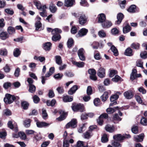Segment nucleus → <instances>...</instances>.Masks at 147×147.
I'll list each match as a JSON object with an SVG mask.
<instances>
[{"label":"nucleus","instance_id":"a211bd4d","mask_svg":"<svg viewBox=\"0 0 147 147\" xmlns=\"http://www.w3.org/2000/svg\"><path fill=\"white\" fill-rule=\"evenodd\" d=\"M52 44L49 42L45 43L43 45V49L46 51H49L51 49Z\"/></svg>","mask_w":147,"mask_h":147},{"label":"nucleus","instance_id":"6ab92c4d","mask_svg":"<svg viewBox=\"0 0 147 147\" xmlns=\"http://www.w3.org/2000/svg\"><path fill=\"white\" fill-rule=\"evenodd\" d=\"M131 30V27L128 24H127L123 27V31L124 34H126Z\"/></svg>","mask_w":147,"mask_h":147},{"label":"nucleus","instance_id":"2f4dec72","mask_svg":"<svg viewBox=\"0 0 147 147\" xmlns=\"http://www.w3.org/2000/svg\"><path fill=\"white\" fill-rule=\"evenodd\" d=\"M31 120L30 119H26L24 121V125L26 127H28L30 126Z\"/></svg>","mask_w":147,"mask_h":147},{"label":"nucleus","instance_id":"7ed1b4c3","mask_svg":"<svg viewBox=\"0 0 147 147\" xmlns=\"http://www.w3.org/2000/svg\"><path fill=\"white\" fill-rule=\"evenodd\" d=\"M72 109L74 111H80L83 112L84 110V105L82 104H77L72 106Z\"/></svg>","mask_w":147,"mask_h":147},{"label":"nucleus","instance_id":"a878e982","mask_svg":"<svg viewBox=\"0 0 147 147\" xmlns=\"http://www.w3.org/2000/svg\"><path fill=\"white\" fill-rule=\"evenodd\" d=\"M73 98L72 96H64L63 98V100L65 102H71L73 100Z\"/></svg>","mask_w":147,"mask_h":147},{"label":"nucleus","instance_id":"ea45409f","mask_svg":"<svg viewBox=\"0 0 147 147\" xmlns=\"http://www.w3.org/2000/svg\"><path fill=\"white\" fill-rule=\"evenodd\" d=\"M61 38V37L60 35H55L53 36L52 39L53 41H56L57 40H59Z\"/></svg>","mask_w":147,"mask_h":147},{"label":"nucleus","instance_id":"3c124183","mask_svg":"<svg viewBox=\"0 0 147 147\" xmlns=\"http://www.w3.org/2000/svg\"><path fill=\"white\" fill-rule=\"evenodd\" d=\"M112 145L115 147H121V145L117 142L115 141H112L111 142Z\"/></svg>","mask_w":147,"mask_h":147},{"label":"nucleus","instance_id":"338daca9","mask_svg":"<svg viewBox=\"0 0 147 147\" xmlns=\"http://www.w3.org/2000/svg\"><path fill=\"white\" fill-rule=\"evenodd\" d=\"M7 135V133L5 131L0 132V138H5Z\"/></svg>","mask_w":147,"mask_h":147},{"label":"nucleus","instance_id":"09e8293b","mask_svg":"<svg viewBox=\"0 0 147 147\" xmlns=\"http://www.w3.org/2000/svg\"><path fill=\"white\" fill-rule=\"evenodd\" d=\"M28 106V104L26 102H23L22 103V106L23 108L24 109H27Z\"/></svg>","mask_w":147,"mask_h":147},{"label":"nucleus","instance_id":"ddd939ff","mask_svg":"<svg viewBox=\"0 0 147 147\" xmlns=\"http://www.w3.org/2000/svg\"><path fill=\"white\" fill-rule=\"evenodd\" d=\"M123 17L124 16L122 13H119L117 16V20L116 22L115 23L117 24H120L123 19Z\"/></svg>","mask_w":147,"mask_h":147},{"label":"nucleus","instance_id":"f704fd0d","mask_svg":"<svg viewBox=\"0 0 147 147\" xmlns=\"http://www.w3.org/2000/svg\"><path fill=\"white\" fill-rule=\"evenodd\" d=\"M108 97V93L107 92H104L103 94L100 97L102 101L104 102L105 101Z\"/></svg>","mask_w":147,"mask_h":147},{"label":"nucleus","instance_id":"1a4fd4ad","mask_svg":"<svg viewBox=\"0 0 147 147\" xmlns=\"http://www.w3.org/2000/svg\"><path fill=\"white\" fill-rule=\"evenodd\" d=\"M97 75L100 78H104L105 75V69L101 67L98 70Z\"/></svg>","mask_w":147,"mask_h":147},{"label":"nucleus","instance_id":"5701e85b","mask_svg":"<svg viewBox=\"0 0 147 147\" xmlns=\"http://www.w3.org/2000/svg\"><path fill=\"white\" fill-rule=\"evenodd\" d=\"M9 37L8 34L6 32H2L0 34V38L5 40Z\"/></svg>","mask_w":147,"mask_h":147},{"label":"nucleus","instance_id":"052dcab7","mask_svg":"<svg viewBox=\"0 0 147 147\" xmlns=\"http://www.w3.org/2000/svg\"><path fill=\"white\" fill-rule=\"evenodd\" d=\"M131 131L134 134H137L138 133V127L137 126H134L131 129Z\"/></svg>","mask_w":147,"mask_h":147},{"label":"nucleus","instance_id":"72a5a7b5","mask_svg":"<svg viewBox=\"0 0 147 147\" xmlns=\"http://www.w3.org/2000/svg\"><path fill=\"white\" fill-rule=\"evenodd\" d=\"M7 32L9 34H12L15 33V28L11 26H9L7 28Z\"/></svg>","mask_w":147,"mask_h":147},{"label":"nucleus","instance_id":"9d476101","mask_svg":"<svg viewBox=\"0 0 147 147\" xmlns=\"http://www.w3.org/2000/svg\"><path fill=\"white\" fill-rule=\"evenodd\" d=\"M144 135L142 134L139 135L134 136V140L137 142H140L142 141L143 140Z\"/></svg>","mask_w":147,"mask_h":147},{"label":"nucleus","instance_id":"4d7b16f0","mask_svg":"<svg viewBox=\"0 0 147 147\" xmlns=\"http://www.w3.org/2000/svg\"><path fill=\"white\" fill-rule=\"evenodd\" d=\"M121 78L118 75H116L115 77L112 78V80L114 82H117L120 80Z\"/></svg>","mask_w":147,"mask_h":147},{"label":"nucleus","instance_id":"393cba45","mask_svg":"<svg viewBox=\"0 0 147 147\" xmlns=\"http://www.w3.org/2000/svg\"><path fill=\"white\" fill-rule=\"evenodd\" d=\"M78 86L76 85L73 86L68 91V94L70 95H72L78 89Z\"/></svg>","mask_w":147,"mask_h":147},{"label":"nucleus","instance_id":"2eb2a0df","mask_svg":"<svg viewBox=\"0 0 147 147\" xmlns=\"http://www.w3.org/2000/svg\"><path fill=\"white\" fill-rule=\"evenodd\" d=\"M113 138L114 140L120 142H121L122 140H124L123 135H122L120 134H118L114 135L113 136Z\"/></svg>","mask_w":147,"mask_h":147},{"label":"nucleus","instance_id":"c9c22d12","mask_svg":"<svg viewBox=\"0 0 147 147\" xmlns=\"http://www.w3.org/2000/svg\"><path fill=\"white\" fill-rule=\"evenodd\" d=\"M20 51L19 49L16 48L14 49L13 52V54L14 57H18L20 54Z\"/></svg>","mask_w":147,"mask_h":147},{"label":"nucleus","instance_id":"6e6d98bb","mask_svg":"<svg viewBox=\"0 0 147 147\" xmlns=\"http://www.w3.org/2000/svg\"><path fill=\"white\" fill-rule=\"evenodd\" d=\"M117 73V72L115 70H111L110 71L109 76L110 77H112Z\"/></svg>","mask_w":147,"mask_h":147},{"label":"nucleus","instance_id":"bf43d9fd","mask_svg":"<svg viewBox=\"0 0 147 147\" xmlns=\"http://www.w3.org/2000/svg\"><path fill=\"white\" fill-rule=\"evenodd\" d=\"M69 146V141L67 140L64 139L63 140V147H68Z\"/></svg>","mask_w":147,"mask_h":147},{"label":"nucleus","instance_id":"49530a36","mask_svg":"<svg viewBox=\"0 0 147 147\" xmlns=\"http://www.w3.org/2000/svg\"><path fill=\"white\" fill-rule=\"evenodd\" d=\"M141 123L143 125H147V119L145 118L144 117H142L140 121Z\"/></svg>","mask_w":147,"mask_h":147},{"label":"nucleus","instance_id":"0eeeda50","mask_svg":"<svg viewBox=\"0 0 147 147\" xmlns=\"http://www.w3.org/2000/svg\"><path fill=\"white\" fill-rule=\"evenodd\" d=\"M123 95L125 97L128 99H131L134 96L132 92L130 90H128L125 92L123 93Z\"/></svg>","mask_w":147,"mask_h":147},{"label":"nucleus","instance_id":"4be33fe9","mask_svg":"<svg viewBox=\"0 0 147 147\" xmlns=\"http://www.w3.org/2000/svg\"><path fill=\"white\" fill-rule=\"evenodd\" d=\"M137 71L136 69H133L130 75V79L133 81L136 78V74Z\"/></svg>","mask_w":147,"mask_h":147},{"label":"nucleus","instance_id":"58836bf2","mask_svg":"<svg viewBox=\"0 0 147 147\" xmlns=\"http://www.w3.org/2000/svg\"><path fill=\"white\" fill-rule=\"evenodd\" d=\"M101 141L102 142L105 143L107 142L108 140L107 135L105 134L102 137Z\"/></svg>","mask_w":147,"mask_h":147},{"label":"nucleus","instance_id":"c756f323","mask_svg":"<svg viewBox=\"0 0 147 147\" xmlns=\"http://www.w3.org/2000/svg\"><path fill=\"white\" fill-rule=\"evenodd\" d=\"M84 138L86 139H88L90 138L92 136V132L90 130H88L86 132L83 134Z\"/></svg>","mask_w":147,"mask_h":147},{"label":"nucleus","instance_id":"7c9ffc66","mask_svg":"<svg viewBox=\"0 0 147 147\" xmlns=\"http://www.w3.org/2000/svg\"><path fill=\"white\" fill-rule=\"evenodd\" d=\"M111 49L113 53L115 56H117L118 55V51L114 45H113L111 46Z\"/></svg>","mask_w":147,"mask_h":147},{"label":"nucleus","instance_id":"a19ab883","mask_svg":"<svg viewBox=\"0 0 147 147\" xmlns=\"http://www.w3.org/2000/svg\"><path fill=\"white\" fill-rule=\"evenodd\" d=\"M42 24L40 21L36 22L35 24V27H36V30H38L42 26Z\"/></svg>","mask_w":147,"mask_h":147},{"label":"nucleus","instance_id":"13d9d810","mask_svg":"<svg viewBox=\"0 0 147 147\" xmlns=\"http://www.w3.org/2000/svg\"><path fill=\"white\" fill-rule=\"evenodd\" d=\"M100 100L99 98H95L94 100V103L96 106H98L100 105Z\"/></svg>","mask_w":147,"mask_h":147},{"label":"nucleus","instance_id":"b1692460","mask_svg":"<svg viewBox=\"0 0 147 147\" xmlns=\"http://www.w3.org/2000/svg\"><path fill=\"white\" fill-rule=\"evenodd\" d=\"M112 25V24L111 22L108 21H106L104 22L103 23H102V26L103 28H108L111 26Z\"/></svg>","mask_w":147,"mask_h":147},{"label":"nucleus","instance_id":"39448f33","mask_svg":"<svg viewBox=\"0 0 147 147\" xmlns=\"http://www.w3.org/2000/svg\"><path fill=\"white\" fill-rule=\"evenodd\" d=\"M88 32V30L85 28H82L79 30L76 36L77 37H82L86 35Z\"/></svg>","mask_w":147,"mask_h":147},{"label":"nucleus","instance_id":"a18cd8bd","mask_svg":"<svg viewBox=\"0 0 147 147\" xmlns=\"http://www.w3.org/2000/svg\"><path fill=\"white\" fill-rule=\"evenodd\" d=\"M74 43V40L72 38L69 39L67 42V45L68 47H71Z\"/></svg>","mask_w":147,"mask_h":147},{"label":"nucleus","instance_id":"c03bdc74","mask_svg":"<svg viewBox=\"0 0 147 147\" xmlns=\"http://www.w3.org/2000/svg\"><path fill=\"white\" fill-rule=\"evenodd\" d=\"M29 91L31 93L34 92L36 90V87L33 85L29 86Z\"/></svg>","mask_w":147,"mask_h":147},{"label":"nucleus","instance_id":"e2e57ef3","mask_svg":"<svg viewBox=\"0 0 147 147\" xmlns=\"http://www.w3.org/2000/svg\"><path fill=\"white\" fill-rule=\"evenodd\" d=\"M136 65L138 67L143 68V62L141 60H138L136 62Z\"/></svg>","mask_w":147,"mask_h":147},{"label":"nucleus","instance_id":"f03ea898","mask_svg":"<svg viewBox=\"0 0 147 147\" xmlns=\"http://www.w3.org/2000/svg\"><path fill=\"white\" fill-rule=\"evenodd\" d=\"M121 93L119 92H116L115 94L111 96L110 98V100L111 102H111L110 104V106H112L113 105H115L117 104V102H116L115 101L116 100L119 98V95H120Z\"/></svg>","mask_w":147,"mask_h":147},{"label":"nucleus","instance_id":"f3484780","mask_svg":"<svg viewBox=\"0 0 147 147\" xmlns=\"http://www.w3.org/2000/svg\"><path fill=\"white\" fill-rule=\"evenodd\" d=\"M47 9V7L45 5H43V8L42 9L40 10L42 11V12L39 13L40 15L43 17H45L47 16V12L46 11V9Z\"/></svg>","mask_w":147,"mask_h":147},{"label":"nucleus","instance_id":"e433bc0d","mask_svg":"<svg viewBox=\"0 0 147 147\" xmlns=\"http://www.w3.org/2000/svg\"><path fill=\"white\" fill-rule=\"evenodd\" d=\"M136 7L135 5H132L127 9V11L131 13L134 12L135 11Z\"/></svg>","mask_w":147,"mask_h":147},{"label":"nucleus","instance_id":"603ef678","mask_svg":"<svg viewBox=\"0 0 147 147\" xmlns=\"http://www.w3.org/2000/svg\"><path fill=\"white\" fill-rule=\"evenodd\" d=\"M33 101L35 103H38L40 101L39 97L36 95H35L33 98Z\"/></svg>","mask_w":147,"mask_h":147},{"label":"nucleus","instance_id":"412c9836","mask_svg":"<svg viewBox=\"0 0 147 147\" xmlns=\"http://www.w3.org/2000/svg\"><path fill=\"white\" fill-rule=\"evenodd\" d=\"M34 5L38 9L41 10L43 8V5H42L40 2L38 1L35 0L34 1Z\"/></svg>","mask_w":147,"mask_h":147},{"label":"nucleus","instance_id":"c85d7f7f","mask_svg":"<svg viewBox=\"0 0 147 147\" xmlns=\"http://www.w3.org/2000/svg\"><path fill=\"white\" fill-rule=\"evenodd\" d=\"M125 54L126 56H130L133 55L132 50L129 48H127L125 52Z\"/></svg>","mask_w":147,"mask_h":147},{"label":"nucleus","instance_id":"5fc2aeb1","mask_svg":"<svg viewBox=\"0 0 147 147\" xmlns=\"http://www.w3.org/2000/svg\"><path fill=\"white\" fill-rule=\"evenodd\" d=\"M92 90L91 87V86H88L87 90V93L88 95L92 94Z\"/></svg>","mask_w":147,"mask_h":147},{"label":"nucleus","instance_id":"680f3d73","mask_svg":"<svg viewBox=\"0 0 147 147\" xmlns=\"http://www.w3.org/2000/svg\"><path fill=\"white\" fill-rule=\"evenodd\" d=\"M126 3V1L124 0L123 1H121L120 3V7L122 8L123 9L125 8Z\"/></svg>","mask_w":147,"mask_h":147},{"label":"nucleus","instance_id":"4c0bfd02","mask_svg":"<svg viewBox=\"0 0 147 147\" xmlns=\"http://www.w3.org/2000/svg\"><path fill=\"white\" fill-rule=\"evenodd\" d=\"M19 137L22 140H25L26 139V136L25 133L23 132H19Z\"/></svg>","mask_w":147,"mask_h":147},{"label":"nucleus","instance_id":"20e7f679","mask_svg":"<svg viewBox=\"0 0 147 147\" xmlns=\"http://www.w3.org/2000/svg\"><path fill=\"white\" fill-rule=\"evenodd\" d=\"M77 122L76 119H72L70 122L66 125V127L67 128H68L70 127H71L72 128H75L77 126Z\"/></svg>","mask_w":147,"mask_h":147},{"label":"nucleus","instance_id":"774afa93","mask_svg":"<svg viewBox=\"0 0 147 147\" xmlns=\"http://www.w3.org/2000/svg\"><path fill=\"white\" fill-rule=\"evenodd\" d=\"M140 55L142 58L145 59L147 58V53L146 52L141 53H140Z\"/></svg>","mask_w":147,"mask_h":147},{"label":"nucleus","instance_id":"cd10ccee","mask_svg":"<svg viewBox=\"0 0 147 147\" xmlns=\"http://www.w3.org/2000/svg\"><path fill=\"white\" fill-rule=\"evenodd\" d=\"M61 32L60 29L58 28H55L52 30V33L54 35H59V33H61Z\"/></svg>","mask_w":147,"mask_h":147},{"label":"nucleus","instance_id":"bb28decb","mask_svg":"<svg viewBox=\"0 0 147 147\" xmlns=\"http://www.w3.org/2000/svg\"><path fill=\"white\" fill-rule=\"evenodd\" d=\"M72 63L74 65H76L79 67H83L84 65V63L83 62H77L74 61L72 62Z\"/></svg>","mask_w":147,"mask_h":147},{"label":"nucleus","instance_id":"4468645a","mask_svg":"<svg viewBox=\"0 0 147 147\" xmlns=\"http://www.w3.org/2000/svg\"><path fill=\"white\" fill-rule=\"evenodd\" d=\"M105 129L107 131L110 133H112L115 130L114 126L109 125H106L105 127Z\"/></svg>","mask_w":147,"mask_h":147},{"label":"nucleus","instance_id":"69168bd1","mask_svg":"<svg viewBox=\"0 0 147 147\" xmlns=\"http://www.w3.org/2000/svg\"><path fill=\"white\" fill-rule=\"evenodd\" d=\"M135 98L137 102L140 104H142V100L141 97L138 95L136 96Z\"/></svg>","mask_w":147,"mask_h":147},{"label":"nucleus","instance_id":"473e14b6","mask_svg":"<svg viewBox=\"0 0 147 147\" xmlns=\"http://www.w3.org/2000/svg\"><path fill=\"white\" fill-rule=\"evenodd\" d=\"M56 63L59 65H61L62 63L61 57L60 56L57 55L55 57Z\"/></svg>","mask_w":147,"mask_h":147},{"label":"nucleus","instance_id":"864d4df0","mask_svg":"<svg viewBox=\"0 0 147 147\" xmlns=\"http://www.w3.org/2000/svg\"><path fill=\"white\" fill-rule=\"evenodd\" d=\"M131 47L136 49H139L140 44L138 43H133L131 45Z\"/></svg>","mask_w":147,"mask_h":147},{"label":"nucleus","instance_id":"aec40b11","mask_svg":"<svg viewBox=\"0 0 147 147\" xmlns=\"http://www.w3.org/2000/svg\"><path fill=\"white\" fill-rule=\"evenodd\" d=\"M50 11L52 13H55L57 10V7L54 5L53 3H51L49 6Z\"/></svg>","mask_w":147,"mask_h":147},{"label":"nucleus","instance_id":"9b49d317","mask_svg":"<svg viewBox=\"0 0 147 147\" xmlns=\"http://www.w3.org/2000/svg\"><path fill=\"white\" fill-rule=\"evenodd\" d=\"M98 23H103L105 21L106 17L105 15L103 13L99 14L98 16Z\"/></svg>","mask_w":147,"mask_h":147},{"label":"nucleus","instance_id":"0e129e2a","mask_svg":"<svg viewBox=\"0 0 147 147\" xmlns=\"http://www.w3.org/2000/svg\"><path fill=\"white\" fill-rule=\"evenodd\" d=\"M25 132L27 135H30L34 134L35 131L32 130L28 129L26 130Z\"/></svg>","mask_w":147,"mask_h":147},{"label":"nucleus","instance_id":"f257e3e1","mask_svg":"<svg viewBox=\"0 0 147 147\" xmlns=\"http://www.w3.org/2000/svg\"><path fill=\"white\" fill-rule=\"evenodd\" d=\"M16 99V98L14 96L9 94H6L4 98V100L6 104H10L13 102Z\"/></svg>","mask_w":147,"mask_h":147},{"label":"nucleus","instance_id":"8fccbe9b","mask_svg":"<svg viewBox=\"0 0 147 147\" xmlns=\"http://www.w3.org/2000/svg\"><path fill=\"white\" fill-rule=\"evenodd\" d=\"M80 5L83 6L88 7L89 5L85 0H81L80 2Z\"/></svg>","mask_w":147,"mask_h":147},{"label":"nucleus","instance_id":"de8ad7c7","mask_svg":"<svg viewBox=\"0 0 147 147\" xmlns=\"http://www.w3.org/2000/svg\"><path fill=\"white\" fill-rule=\"evenodd\" d=\"M113 120L119 121L121 120V118L119 117L117 114H115L113 117Z\"/></svg>","mask_w":147,"mask_h":147},{"label":"nucleus","instance_id":"79ce46f5","mask_svg":"<svg viewBox=\"0 0 147 147\" xmlns=\"http://www.w3.org/2000/svg\"><path fill=\"white\" fill-rule=\"evenodd\" d=\"M118 107H117L115 108H110L107 109L106 110V111L107 113L109 114H110L113 113L115 111L114 109L117 108Z\"/></svg>","mask_w":147,"mask_h":147},{"label":"nucleus","instance_id":"f8f14e48","mask_svg":"<svg viewBox=\"0 0 147 147\" xmlns=\"http://www.w3.org/2000/svg\"><path fill=\"white\" fill-rule=\"evenodd\" d=\"M87 18L84 15H81L79 18V22L81 25H83L86 22Z\"/></svg>","mask_w":147,"mask_h":147},{"label":"nucleus","instance_id":"423d86ee","mask_svg":"<svg viewBox=\"0 0 147 147\" xmlns=\"http://www.w3.org/2000/svg\"><path fill=\"white\" fill-rule=\"evenodd\" d=\"M88 72L89 74L90 75V78L91 79L94 81L97 80V78L96 76V72L94 69H89Z\"/></svg>","mask_w":147,"mask_h":147},{"label":"nucleus","instance_id":"dca6fc26","mask_svg":"<svg viewBox=\"0 0 147 147\" xmlns=\"http://www.w3.org/2000/svg\"><path fill=\"white\" fill-rule=\"evenodd\" d=\"M74 0H65L64 5L67 7H71L74 4Z\"/></svg>","mask_w":147,"mask_h":147},{"label":"nucleus","instance_id":"6e6552de","mask_svg":"<svg viewBox=\"0 0 147 147\" xmlns=\"http://www.w3.org/2000/svg\"><path fill=\"white\" fill-rule=\"evenodd\" d=\"M36 123L37 127L39 128L47 127L49 126L50 124L45 122H39L38 121H36Z\"/></svg>","mask_w":147,"mask_h":147},{"label":"nucleus","instance_id":"37998d69","mask_svg":"<svg viewBox=\"0 0 147 147\" xmlns=\"http://www.w3.org/2000/svg\"><path fill=\"white\" fill-rule=\"evenodd\" d=\"M98 35L100 37H105L106 36V34L105 32L103 30H101L98 32Z\"/></svg>","mask_w":147,"mask_h":147}]
</instances>
